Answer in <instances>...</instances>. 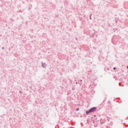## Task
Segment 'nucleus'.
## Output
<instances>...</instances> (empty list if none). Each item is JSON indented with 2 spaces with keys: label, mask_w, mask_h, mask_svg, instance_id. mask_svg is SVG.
I'll return each mask as SVG.
<instances>
[{
  "label": "nucleus",
  "mask_w": 128,
  "mask_h": 128,
  "mask_svg": "<svg viewBox=\"0 0 128 128\" xmlns=\"http://www.w3.org/2000/svg\"><path fill=\"white\" fill-rule=\"evenodd\" d=\"M2 50H4V48L2 47Z\"/></svg>",
  "instance_id": "obj_5"
},
{
  "label": "nucleus",
  "mask_w": 128,
  "mask_h": 128,
  "mask_svg": "<svg viewBox=\"0 0 128 128\" xmlns=\"http://www.w3.org/2000/svg\"><path fill=\"white\" fill-rule=\"evenodd\" d=\"M76 84H78V82H76Z\"/></svg>",
  "instance_id": "obj_8"
},
{
  "label": "nucleus",
  "mask_w": 128,
  "mask_h": 128,
  "mask_svg": "<svg viewBox=\"0 0 128 128\" xmlns=\"http://www.w3.org/2000/svg\"><path fill=\"white\" fill-rule=\"evenodd\" d=\"M42 68H46V63H43L42 62Z\"/></svg>",
  "instance_id": "obj_2"
},
{
  "label": "nucleus",
  "mask_w": 128,
  "mask_h": 128,
  "mask_svg": "<svg viewBox=\"0 0 128 128\" xmlns=\"http://www.w3.org/2000/svg\"><path fill=\"white\" fill-rule=\"evenodd\" d=\"M20 94H22V91H20Z\"/></svg>",
  "instance_id": "obj_4"
},
{
  "label": "nucleus",
  "mask_w": 128,
  "mask_h": 128,
  "mask_svg": "<svg viewBox=\"0 0 128 128\" xmlns=\"http://www.w3.org/2000/svg\"><path fill=\"white\" fill-rule=\"evenodd\" d=\"M127 68H128V66H127Z\"/></svg>",
  "instance_id": "obj_10"
},
{
  "label": "nucleus",
  "mask_w": 128,
  "mask_h": 128,
  "mask_svg": "<svg viewBox=\"0 0 128 128\" xmlns=\"http://www.w3.org/2000/svg\"><path fill=\"white\" fill-rule=\"evenodd\" d=\"M107 120H108V122H110V118H107Z\"/></svg>",
  "instance_id": "obj_3"
},
{
  "label": "nucleus",
  "mask_w": 128,
  "mask_h": 128,
  "mask_svg": "<svg viewBox=\"0 0 128 128\" xmlns=\"http://www.w3.org/2000/svg\"><path fill=\"white\" fill-rule=\"evenodd\" d=\"M78 110H80V108H78L76 110L78 111Z\"/></svg>",
  "instance_id": "obj_7"
},
{
  "label": "nucleus",
  "mask_w": 128,
  "mask_h": 128,
  "mask_svg": "<svg viewBox=\"0 0 128 128\" xmlns=\"http://www.w3.org/2000/svg\"><path fill=\"white\" fill-rule=\"evenodd\" d=\"M96 107L92 108L89 110L86 111V114L88 115V114H90V112H96Z\"/></svg>",
  "instance_id": "obj_1"
},
{
  "label": "nucleus",
  "mask_w": 128,
  "mask_h": 128,
  "mask_svg": "<svg viewBox=\"0 0 128 128\" xmlns=\"http://www.w3.org/2000/svg\"><path fill=\"white\" fill-rule=\"evenodd\" d=\"M113 69L116 70V67H114Z\"/></svg>",
  "instance_id": "obj_6"
},
{
  "label": "nucleus",
  "mask_w": 128,
  "mask_h": 128,
  "mask_svg": "<svg viewBox=\"0 0 128 128\" xmlns=\"http://www.w3.org/2000/svg\"><path fill=\"white\" fill-rule=\"evenodd\" d=\"M80 80V82H82V80Z\"/></svg>",
  "instance_id": "obj_9"
}]
</instances>
